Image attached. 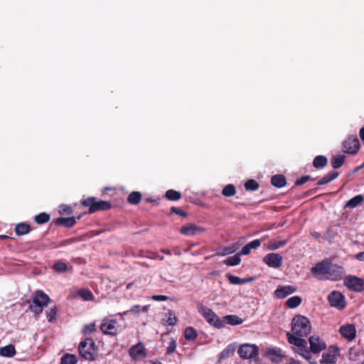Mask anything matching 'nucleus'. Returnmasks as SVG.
I'll list each match as a JSON object with an SVG mask.
<instances>
[{"label": "nucleus", "mask_w": 364, "mask_h": 364, "mask_svg": "<svg viewBox=\"0 0 364 364\" xmlns=\"http://www.w3.org/2000/svg\"><path fill=\"white\" fill-rule=\"evenodd\" d=\"M291 333H287L288 342L295 346V351L305 359H310L311 354L307 347V341L304 338L311 331L312 326L310 320L302 315H296L291 320Z\"/></svg>", "instance_id": "1"}, {"label": "nucleus", "mask_w": 364, "mask_h": 364, "mask_svg": "<svg viewBox=\"0 0 364 364\" xmlns=\"http://www.w3.org/2000/svg\"><path fill=\"white\" fill-rule=\"evenodd\" d=\"M311 272L318 279L339 280L345 273L344 268L328 260L317 263L311 268Z\"/></svg>", "instance_id": "2"}, {"label": "nucleus", "mask_w": 364, "mask_h": 364, "mask_svg": "<svg viewBox=\"0 0 364 364\" xmlns=\"http://www.w3.org/2000/svg\"><path fill=\"white\" fill-rule=\"evenodd\" d=\"M50 301V299L48 294L42 290H37L32 298V304L29 306V309L35 315H39L43 312L44 307L49 304Z\"/></svg>", "instance_id": "3"}, {"label": "nucleus", "mask_w": 364, "mask_h": 364, "mask_svg": "<svg viewBox=\"0 0 364 364\" xmlns=\"http://www.w3.org/2000/svg\"><path fill=\"white\" fill-rule=\"evenodd\" d=\"M198 311L209 324L218 328L224 327V321L210 309L203 305H200L198 306Z\"/></svg>", "instance_id": "4"}, {"label": "nucleus", "mask_w": 364, "mask_h": 364, "mask_svg": "<svg viewBox=\"0 0 364 364\" xmlns=\"http://www.w3.org/2000/svg\"><path fill=\"white\" fill-rule=\"evenodd\" d=\"M100 330L104 334L113 336L121 331V326L116 319L105 318L102 321Z\"/></svg>", "instance_id": "5"}, {"label": "nucleus", "mask_w": 364, "mask_h": 364, "mask_svg": "<svg viewBox=\"0 0 364 364\" xmlns=\"http://www.w3.org/2000/svg\"><path fill=\"white\" fill-rule=\"evenodd\" d=\"M258 347L255 344L245 343L238 349V355L242 359H255L258 355Z\"/></svg>", "instance_id": "6"}, {"label": "nucleus", "mask_w": 364, "mask_h": 364, "mask_svg": "<svg viewBox=\"0 0 364 364\" xmlns=\"http://www.w3.org/2000/svg\"><path fill=\"white\" fill-rule=\"evenodd\" d=\"M360 144L355 136H350L343 141V151L349 154H355L358 152Z\"/></svg>", "instance_id": "7"}, {"label": "nucleus", "mask_w": 364, "mask_h": 364, "mask_svg": "<svg viewBox=\"0 0 364 364\" xmlns=\"http://www.w3.org/2000/svg\"><path fill=\"white\" fill-rule=\"evenodd\" d=\"M309 343L310 348L309 349L308 348V350L310 354L311 353L318 354L326 348V343L318 336L314 335L310 336L309 338Z\"/></svg>", "instance_id": "8"}, {"label": "nucleus", "mask_w": 364, "mask_h": 364, "mask_svg": "<svg viewBox=\"0 0 364 364\" xmlns=\"http://www.w3.org/2000/svg\"><path fill=\"white\" fill-rule=\"evenodd\" d=\"M339 356V348L336 346H331L326 352L322 354L321 364H335Z\"/></svg>", "instance_id": "9"}, {"label": "nucleus", "mask_w": 364, "mask_h": 364, "mask_svg": "<svg viewBox=\"0 0 364 364\" xmlns=\"http://www.w3.org/2000/svg\"><path fill=\"white\" fill-rule=\"evenodd\" d=\"M344 284L354 291H361L364 287V279L355 276H348L344 279Z\"/></svg>", "instance_id": "10"}, {"label": "nucleus", "mask_w": 364, "mask_h": 364, "mask_svg": "<svg viewBox=\"0 0 364 364\" xmlns=\"http://www.w3.org/2000/svg\"><path fill=\"white\" fill-rule=\"evenodd\" d=\"M129 355L134 361L145 358L147 354L144 343L139 342L132 346L129 350Z\"/></svg>", "instance_id": "11"}, {"label": "nucleus", "mask_w": 364, "mask_h": 364, "mask_svg": "<svg viewBox=\"0 0 364 364\" xmlns=\"http://www.w3.org/2000/svg\"><path fill=\"white\" fill-rule=\"evenodd\" d=\"M283 257L278 253H269L263 258V262L269 267L279 268L282 265Z\"/></svg>", "instance_id": "12"}, {"label": "nucleus", "mask_w": 364, "mask_h": 364, "mask_svg": "<svg viewBox=\"0 0 364 364\" xmlns=\"http://www.w3.org/2000/svg\"><path fill=\"white\" fill-rule=\"evenodd\" d=\"M80 355L85 360H91V339L86 338L82 341L78 347Z\"/></svg>", "instance_id": "13"}, {"label": "nucleus", "mask_w": 364, "mask_h": 364, "mask_svg": "<svg viewBox=\"0 0 364 364\" xmlns=\"http://www.w3.org/2000/svg\"><path fill=\"white\" fill-rule=\"evenodd\" d=\"M328 300L331 306L336 307L339 309H342L345 307L344 296L340 292H331L328 296Z\"/></svg>", "instance_id": "14"}, {"label": "nucleus", "mask_w": 364, "mask_h": 364, "mask_svg": "<svg viewBox=\"0 0 364 364\" xmlns=\"http://www.w3.org/2000/svg\"><path fill=\"white\" fill-rule=\"evenodd\" d=\"M296 291V288L294 286L288 285V286H282L279 287L274 291V296L277 299H284L287 296L294 293Z\"/></svg>", "instance_id": "15"}, {"label": "nucleus", "mask_w": 364, "mask_h": 364, "mask_svg": "<svg viewBox=\"0 0 364 364\" xmlns=\"http://www.w3.org/2000/svg\"><path fill=\"white\" fill-rule=\"evenodd\" d=\"M340 333L343 337L347 338L349 341H352L355 337L356 330L354 325L348 324L342 326L340 328Z\"/></svg>", "instance_id": "16"}, {"label": "nucleus", "mask_w": 364, "mask_h": 364, "mask_svg": "<svg viewBox=\"0 0 364 364\" xmlns=\"http://www.w3.org/2000/svg\"><path fill=\"white\" fill-rule=\"evenodd\" d=\"M203 228L196 226L193 224L182 226L181 233L187 236L196 235L198 233L203 232Z\"/></svg>", "instance_id": "17"}, {"label": "nucleus", "mask_w": 364, "mask_h": 364, "mask_svg": "<svg viewBox=\"0 0 364 364\" xmlns=\"http://www.w3.org/2000/svg\"><path fill=\"white\" fill-rule=\"evenodd\" d=\"M266 356L273 363L282 361L284 355L279 348H269L266 351Z\"/></svg>", "instance_id": "18"}, {"label": "nucleus", "mask_w": 364, "mask_h": 364, "mask_svg": "<svg viewBox=\"0 0 364 364\" xmlns=\"http://www.w3.org/2000/svg\"><path fill=\"white\" fill-rule=\"evenodd\" d=\"M53 223L58 226H63L65 228H72L76 223L75 217L58 218L53 220Z\"/></svg>", "instance_id": "19"}, {"label": "nucleus", "mask_w": 364, "mask_h": 364, "mask_svg": "<svg viewBox=\"0 0 364 364\" xmlns=\"http://www.w3.org/2000/svg\"><path fill=\"white\" fill-rule=\"evenodd\" d=\"M112 208L110 203L105 200L97 201L92 197V213L98 210H107Z\"/></svg>", "instance_id": "20"}, {"label": "nucleus", "mask_w": 364, "mask_h": 364, "mask_svg": "<svg viewBox=\"0 0 364 364\" xmlns=\"http://www.w3.org/2000/svg\"><path fill=\"white\" fill-rule=\"evenodd\" d=\"M260 240H255L245 245L241 250V251L239 252V254H240V255H249L252 249H257L260 246Z\"/></svg>", "instance_id": "21"}, {"label": "nucleus", "mask_w": 364, "mask_h": 364, "mask_svg": "<svg viewBox=\"0 0 364 364\" xmlns=\"http://www.w3.org/2000/svg\"><path fill=\"white\" fill-rule=\"evenodd\" d=\"M239 247L238 244L233 243L230 246L220 248L217 252L218 255L225 256L234 253Z\"/></svg>", "instance_id": "22"}, {"label": "nucleus", "mask_w": 364, "mask_h": 364, "mask_svg": "<svg viewBox=\"0 0 364 364\" xmlns=\"http://www.w3.org/2000/svg\"><path fill=\"white\" fill-rule=\"evenodd\" d=\"M31 230L30 225L26 223L17 224L15 228V232L17 235H23Z\"/></svg>", "instance_id": "23"}, {"label": "nucleus", "mask_w": 364, "mask_h": 364, "mask_svg": "<svg viewBox=\"0 0 364 364\" xmlns=\"http://www.w3.org/2000/svg\"><path fill=\"white\" fill-rule=\"evenodd\" d=\"M16 354V349L14 345H8L0 348V355L11 358Z\"/></svg>", "instance_id": "24"}, {"label": "nucleus", "mask_w": 364, "mask_h": 364, "mask_svg": "<svg viewBox=\"0 0 364 364\" xmlns=\"http://www.w3.org/2000/svg\"><path fill=\"white\" fill-rule=\"evenodd\" d=\"M364 201V197L362 195H358L350 199L345 205L346 208H354L360 205Z\"/></svg>", "instance_id": "25"}, {"label": "nucleus", "mask_w": 364, "mask_h": 364, "mask_svg": "<svg viewBox=\"0 0 364 364\" xmlns=\"http://www.w3.org/2000/svg\"><path fill=\"white\" fill-rule=\"evenodd\" d=\"M164 323L168 326H174L178 321V318L176 316L173 311L168 310L165 314V317L163 318Z\"/></svg>", "instance_id": "26"}, {"label": "nucleus", "mask_w": 364, "mask_h": 364, "mask_svg": "<svg viewBox=\"0 0 364 364\" xmlns=\"http://www.w3.org/2000/svg\"><path fill=\"white\" fill-rule=\"evenodd\" d=\"M271 183L277 188H282L287 183L285 177L280 174L273 176L271 179Z\"/></svg>", "instance_id": "27"}, {"label": "nucleus", "mask_w": 364, "mask_h": 364, "mask_svg": "<svg viewBox=\"0 0 364 364\" xmlns=\"http://www.w3.org/2000/svg\"><path fill=\"white\" fill-rule=\"evenodd\" d=\"M288 242V240H272L268 242L267 248L270 250H277L284 245H286Z\"/></svg>", "instance_id": "28"}, {"label": "nucleus", "mask_w": 364, "mask_h": 364, "mask_svg": "<svg viewBox=\"0 0 364 364\" xmlns=\"http://www.w3.org/2000/svg\"><path fill=\"white\" fill-rule=\"evenodd\" d=\"M328 159L324 156H317L314 158L313 161V166L316 168H323L325 167L327 164Z\"/></svg>", "instance_id": "29"}, {"label": "nucleus", "mask_w": 364, "mask_h": 364, "mask_svg": "<svg viewBox=\"0 0 364 364\" xmlns=\"http://www.w3.org/2000/svg\"><path fill=\"white\" fill-rule=\"evenodd\" d=\"M338 176V172H331L328 173L326 176L321 178L317 183L318 186H322L328 183L333 180L336 179Z\"/></svg>", "instance_id": "30"}, {"label": "nucleus", "mask_w": 364, "mask_h": 364, "mask_svg": "<svg viewBox=\"0 0 364 364\" xmlns=\"http://www.w3.org/2000/svg\"><path fill=\"white\" fill-rule=\"evenodd\" d=\"M141 198L142 196L140 192L134 191L129 195L127 198V201L129 202V203L132 205H137L141 200Z\"/></svg>", "instance_id": "31"}, {"label": "nucleus", "mask_w": 364, "mask_h": 364, "mask_svg": "<svg viewBox=\"0 0 364 364\" xmlns=\"http://www.w3.org/2000/svg\"><path fill=\"white\" fill-rule=\"evenodd\" d=\"M224 321L230 325L235 326L242 324L243 319L236 315H228L224 317Z\"/></svg>", "instance_id": "32"}, {"label": "nucleus", "mask_w": 364, "mask_h": 364, "mask_svg": "<svg viewBox=\"0 0 364 364\" xmlns=\"http://www.w3.org/2000/svg\"><path fill=\"white\" fill-rule=\"evenodd\" d=\"M302 299L299 296H294L286 301V305L290 309H294L301 304Z\"/></svg>", "instance_id": "33"}, {"label": "nucleus", "mask_w": 364, "mask_h": 364, "mask_svg": "<svg viewBox=\"0 0 364 364\" xmlns=\"http://www.w3.org/2000/svg\"><path fill=\"white\" fill-rule=\"evenodd\" d=\"M50 220V215L46 213H41L34 217V221L38 225L47 223Z\"/></svg>", "instance_id": "34"}, {"label": "nucleus", "mask_w": 364, "mask_h": 364, "mask_svg": "<svg viewBox=\"0 0 364 364\" xmlns=\"http://www.w3.org/2000/svg\"><path fill=\"white\" fill-rule=\"evenodd\" d=\"M240 256H241L240 254H239V252H238L236 255H235L234 256L227 258L224 261V263L228 266L237 265L241 262Z\"/></svg>", "instance_id": "35"}, {"label": "nucleus", "mask_w": 364, "mask_h": 364, "mask_svg": "<svg viewBox=\"0 0 364 364\" xmlns=\"http://www.w3.org/2000/svg\"><path fill=\"white\" fill-rule=\"evenodd\" d=\"M346 156L343 155L336 156L331 159V166L333 168L336 169L343 166L345 161Z\"/></svg>", "instance_id": "36"}, {"label": "nucleus", "mask_w": 364, "mask_h": 364, "mask_svg": "<svg viewBox=\"0 0 364 364\" xmlns=\"http://www.w3.org/2000/svg\"><path fill=\"white\" fill-rule=\"evenodd\" d=\"M236 193V188L233 184H228L225 186L223 191L222 194L226 197H231L235 196Z\"/></svg>", "instance_id": "37"}, {"label": "nucleus", "mask_w": 364, "mask_h": 364, "mask_svg": "<svg viewBox=\"0 0 364 364\" xmlns=\"http://www.w3.org/2000/svg\"><path fill=\"white\" fill-rule=\"evenodd\" d=\"M184 336L188 341H193L198 336V333L194 328L187 327L185 330Z\"/></svg>", "instance_id": "38"}, {"label": "nucleus", "mask_w": 364, "mask_h": 364, "mask_svg": "<svg viewBox=\"0 0 364 364\" xmlns=\"http://www.w3.org/2000/svg\"><path fill=\"white\" fill-rule=\"evenodd\" d=\"M77 359L73 354H65L61 358L60 364H77Z\"/></svg>", "instance_id": "39"}, {"label": "nucleus", "mask_w": 364, "mask_h": 364, "mask_svg": "<svg viewBox=\"0 0 364 364\" xmlns=\"http://www.w3.org/2000/svg\"><path fill=\"white\" fill-rule=\"evenodd\" d=\"M166 197L169 200H178L181 198V194L177 191L170 189L166 191Z\"/></svg>", "instance_id": "40"}, {"label": "nucleus", "mask_w": 364, "mask_h": 364, "mask_svg": "<svg viewBox=\"0 0 364 364\" xmlns=\"http://www.w3.org/2000/svg\"><path fill=\"white\" fill-rule=\"evenodd\" d=\"M57 312L58 308L56 306H54L52 308H50V310L47 312V318L49 322L52 323L55 321Z\"/></svg>", "instance_id": "41"}, {"label": "nucleus", "mask_w": 364, "mask_h": 364, "mask_svg": "<svg viewBox=\"0 0 364 364\" xmlns=\"http://www.w3.org/2000/svg\"><path fill=\"white\" fill-rule=\"evenodd\" d=\"M259 183L253 179H250L245 183V188L247 191H256L259 188Z\"/></svg>", "instance_id": "42"}, {"label": "nucleus", "mask_w": 364, "mask_h": 364, "mask_svg": "<svg viewBox=\"0 0 364 364\" xmlns=\"http://www.w3.org/2000/svg\"><path fill=\"white\" fill-rule=\"evenodd\" d=\"M53 269L58 272H65L68 269V266L65 263L58 262L53 265Z\"/></svg>", "instance_id": "43"}, {"label": "nucleus", "mask_w": 364, "mask_h": 364, "mask_svg": "<svg viewBox=\"0 0 364 364\" xmlns=\"http://www.w3.org/2000/svg\"><path fill=\"white\" fill-rule=\"evenodd\" d=\"M229 282L232 284H242V279L232 274H227Z\"/></svg>", "instance_id": "44"}, {"label": "nucleus", "mask_w": 364, "mask_h": 364, "mask_svg": "<svg viewBox=\"0 0 364 364\" xmlns=\"http://www.w3.org/2000/svg\"><path fill=\"white\" fill-rule=\"evenodd\" d=\"M176 341L175 339H172L167 347L166 354L169 355L173 353L176 350Z\"/></svg>", "instance_id": "45"}, {"label": "nucleus", "mask_w": 364, "mask_h": 364, "mask_svg": "<svg viewBox=\"0 0 364 364\" xmlns=\"http://www.w3.org/2000/svg\"><path fill=\"white\" fill-rule=\"evenodd\" d=\"M312 180L311 177L309 176H303L299 178H297L295 181V185L301 186L306 183L307 181Z\"/></svg>", "instance_id": "46"}, {"label": "nucleus", "mask_w": 364, "mask_h": 364, "mask_svg": "<svg viewBox=\"0 0 364 364\" xmlns=\"http://www.w3.org/2000/svg\"><path fill=\"white\" fill-rule=\"evenodd\" d=\"M59 213L60 214H68V215H70L73 213V210H72V208L68 206V205H62L59 207Z\"/></svg>", "instance_id": "47"}, {"label": "nucleus", "mask_w": 364, "mask_h": 364, "mask_svg": "<svg viewBox=\"0 0 364 364\" xmlns=\"http://www.w3.org/2000/svg\"><path fill=\"white\" fill-rule=\"evenodd\" d=\"M79 294L84 299V300H91V292L89 290H82L79 292Z\"/></svg>", "instance_id": "48"}, {"label": "nucleus", "mask_w": 364, "mask_h": 364, "mask_svg": "<svg viewBox=\"0 0 364 364\" xmlns=\"http://www.w3.org/2000/svg\"><path fill=\"white\" fill-rule=\"evenodd\" d=\"M171 212H173L177 215H181L183 217H186L188 215V214L186 212H184L183 210H182L180 208L173 207V208H171Z\"/></svg>", "instance_id": "49"}, {"label": "nucleus", "mask_w": 364, "mask_h": 364, "mask_svg": "<svg viewBox=\"0 0 364 364\" xmlns=\"http://www.w3.org/2000/svg\"><path fill=\"white\" fill-rule=\"evenodd\" d=\"M151 299L154 301H167L168 297L165 295H154Z\"/></svg>", "instance_id": "50"}, {"label": "nucleus", "mask_w": 364, "mask_h": 364, "mask_svg": "<svg viewBox=\"0 0 364 364\" xmlns=\"http://www.w3.org/2000/svg\"><path fill=\"white\" fill-rule=\"evenodd\" d=\"M81 203L84 206L90 207L89 212L91 213V197H88L87 198L82 200Z\"/></svg>", "instance_id": "51"}, {"label": "nucleus", "mask_w": 364, "mask_h": 364, "mask_svg": "<svg viewBox=\"0 0 364 364\" xmlns=\"http://www.w3.org/2000/svg\"><path fill=\"white\" fill-rule=\"evenodd\" d=\"M82 333L85 336H88L91 333V324H87L85 326Z\"/></svg>", "instance_id": "52"}, {"label": "nucleus", "mask_w": 364, "mask_h": 364, "mask_svg": "<svg viewBox=\"0 0 364 364\" xmlns=\"http://www.w3.org/2000/svg\"><path fill=\"white\" fill-rule=\"evenodd\" d=\"M232 353V350L229 348H225L222 353H221V356L223 358L225 357V356H228L229 353Z\"/></svg>", "instance_id": "53"}, {"label": "nucleus", "mask_w": 364, "mask_h": 364, "mask_svg": "<svg viewBox=\"0 0 364 364\" xmlns=\"http://www.w3.org/2000/svg\"><path fill=\"white\" fill-rule=\"evenodd\" d=\"M355 259L359 261H364V252H359L355 255Z\"/></svg>", "instance_id": "54"}, {"label": "nucleus", "mask_w": 364, "mask_h": 364, "mask_svg": "<svg viewBox=\"0 0 364 364\" xmlns=\"http://www.w3.org/2000/svg\"><path fill=\"white\" fill-rule=\"evenodd\" d=\"M140 309H141L140 305H134V306L132 307V309H130V311L139 314Z\"/></svg>", "instance_id": "55"}, {"label": "nucleus", "mask_w": 364, "mask_h": 364, "mask_svg": "<svg viewBox=\"0 0 364 364\" xmlns=\"http://www.w3.org/2000/svg\"><path fill=\"white\" fill-rule=\"evenodd\" d=\"M254 280L253 277H248V278H244L242 279V284H246L250 282H252Z\"/></svg>", "instance_id": "56"}, {"label": "nucleus", "mask_w": 364, "mask_h": 364, "mask_svg": "<svg viewBox=\"0 0 364 364\" xmlns=\"http://www.w3.org/2000/svg\"><path fill=\"white\" fill-rule=\"evenodd\" d=\"M311 236L316 239H319L321 237V235L320 233L317 232H312L311 233Z\"/></svg>", "instance_id": "57"}, {"label": "nucleus", "mask_w": 364, "mask_h": 364, "mask_svg": "<svg viewBox=\"0 0 364 364\" xmlns=\"http://www.w3.org/2000/svg\"><path fill=\"white\" fill-rule=\"evenodd\" d=\"M359 135L360 139L364 141V127L360 129Z\"/></svg>", "instance_id": "58"}, {"label": "nucleus", "mask_w": 364, "mask_h": 364, "mask_svg": "<svg viewBox=\"0 0 364 364\" xmlns=\"http://www.w3.org/2000/svg\"><path fill=\"white\" fill-rule=\"evenodd\" d=\"M311 364H318V363L315 360H312V356L311 355L310 359H306Z\"/></svg>", "instance_id": "59"}, {"label": "nucleus", "mask_w": 364, "mask_h": 364, "mask_svg": "<svg viewBox=\"0 0 364 364\" xmlns=\"http://www.w3.org/2000/svg\"><path fill=\"white\" fill-rule=\"evenodd\" d=\"M141 309L144 312H146L149 309V306H141Z\"/></svg>", "instance_id": "60"}, {"label": "nucleus", "mask_w": 364, "mask_h": 364, "mask_svg": "<svg viewBox=\"0 0 364 364\" xmlns=\"http://www.w3.org/2000/svg\"><path fill=\"white\" fill-rule=\"evenodd\" d=\"M161 252L165 253V254H166V255H171V251L168 250H162Z\"/></svg>", "instance_id": "61"}, {"label": "nucleus", "mask_w": 364, "mask_h": 364, "mask_svg": "<svg viewBox=\"0 0 364 364\" xmlns=\"http://www.w3.org/2000/svg\"><path fill=\"white\" fill-rule=\"evenodd\" d=\"M8 237L6 235H0V238L1 239H6Z\"/></svg>", "instance_id": "62"}, {"label": "nucleus", "mask_w": 364, "mask_h": 364, "mask_svg": "<svg viewBox=\"0 0 364 364\" xmlns=\"http://www.w3.org/2000/svg\"><path fill=\"white\" fill-rule=\"evenodd\" d=\"M92 348H93V347H94V346H95L94 342H92Z\"/></svg>", "instance_id": "63"}, {"label": "nucleus", "mask_w": 364, "mask_h": 364, "mask_svg": "<svg viewBox=\"0 0 364 364\" xmlns=\"http://www.w3.org/2000/svg\"><path fill=\"white\" fill-rule=\"evenodd\" d=\"M362 364H364V360H363Z\"/></svg>", "instance_id": "64"}]
</instances>
